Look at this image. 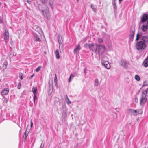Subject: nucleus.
<instances>
[{"label": "nucleus", "instance_id": "1", "mask_svg": "<svg viewBox=\"0 0 148 148\" xmlns=\"http://www.w3.org/2000/svg\"><path fill=\"white\" fill-rule=\"evenodd\" d=\"M140 22L142 23H146L141 27V30L145 32L148 29V14L146 13L143 14L140 17Z\"/></svg>", "mask_w": 148, "mask_h": 148}, {"label": "nucleus", "instance_id": "2", "mask_svg": "<svg viewBox=\"0 0 148 148\" xmlns=\"http://www.w3.org/2000/svg\"><path fill=\"white\" fill-rule=\"evenodd\" d=\"M39 9L41 12L44 16L47 19H50L51 17L50 14L47 6L43 4L42 7H39Z\"/></svg>", "mask_w": 148, "mask_h": 148}, {"label": "nucleus", "instance_id": "3", "mask_svg": "<svg viewBox=\"0 0 148 148\" xmlns=\"http://www.w3.org/2000/svg\"><path fill=\"white\" fill-rule=\"evenodd\" d=\"M148 42H146L141 40L138 42L136 44V47L138 50H143L145 49L146 47V43Z\"/></svg>", "mask_w": 148, "mask_h": 148}, {"label": "nucleus", "instance_id": "4", "mask_svg": "<svg viewBox=\"0 0 148 148\" xmlns=\"http://www.w3.org/2000/svg\"><path fill=\"white\" fill-rule=\"evenodd\" d=\"M139 39L145 42H148V36H143V33L141 32H139L137 34L135 41H138Z\"/></svg>", "mask_w": 148, "mask_h": 148}, {"label": "nucleus", "instance_id": "5", "mask_svg": "<svg viewBox=\"0 0 148 148\" xmlns=\"http://www.w3.org/2000/svg\"><path fill=\"white\" fill-rule=\"evenodd\" d=\"M105 49V46L103 45L97 44V51L99 55H101L104 53Z\"/></svg>", "mask_w": 148, "mask_h": 148}, {"label": "nucleus", "instance_id": "6", "mask_svg": "<svg viewBox=\"0 0 148 148\" xmlns=\"http://www.w3.org/2000/svg\"><path fill=\"white\" fill-rule=\"evenodd\" d=\"M101 62L102 65L104 66L106 68L108 69H109L110 68V65L109 64V62L108 61H105L103 60H101Z\"/></svg>", "mask_w": 148, "mask_h": 148}, {"label": "nucleus", "instance_id": "7", "mask_svg": "<svg viewBox=\"0 0 148 148\" xmlns=\"http://www.w3.org/2000/svg\"><path fill=\"white\" fill-rule=\"evenodd\" d=\"M147 97L142 95V97L140 101V105H144L146 102Z\"/></svg>", "mask_w": 148, "mask_h": 148}, {"label": "nucleus", "instance_id": "8", "mask_svg": "<svg viewBox=\"0 0 148 148\" xmlns=\"http://www.w3.org/2000/svg\"><path fill=\"white\" fill-rule=\"evenodd\" d=\"M89 47L91 50L93 52H97V45L93 44L89 45Z\"/></svg>", "mask_w": 148, "mask_h": 148}, {"label": "nucleus", "instance_id": "9", "mask_svg": "<svg viewBox=\"0 0 148 148\" xmlns=\"http://www.w3.org/2000/svg\"><path fill=\"white\" fill-rule=\"evenodd\" d=\"M135 34V29L133 28L132 29H131L130 34L129 36V40L131 41H133L134 39V37Z\"/></svg>", "mask_w": 148, "mask_h": 148}, {"label": "nucleus", "instance_id": "10", "mask_svg": "<svg viewBox=\"0 0 148 148\" xmlns=\"http://www.w3.org/2000/svg\"><path fill=\"white\" fill-rule=\"evenodd\" d=\"M119 64L121 66L126 67L127 66V62L125 60L122 59L120 60Z\"/></svg>", "mask_w": 148, "mask_h": 148}, {"label": "nucleus", "instance_id": "11", "mask_svg": "<svg viewBox=\"0 0 148 148\" xmlns=\"http://www.w3.org/2000/svg\"><path fill=\"white\" fill-rule=\"evenodd\" d=\"M80 49V45L78 44L76 45L74 50V52L75 54L78 53Z\"/></svg>", "mask_w": 148, "mask_h": 148}, {"label": "nucleus", "instance_id": "12", "mask_svg": "<svg viewBox=\"0 0 148 148\" xmlns=\"http://www.w3.org/2000/svg\"><path fill=\"white\" fill-rule=\"evenodd\" d=\"M4 39L5 41L9 38V34L8 31L5 30L3 34Z\"/></svg>", "mask_w": 148, "mask_h": 148}, {"label": "nucleus", "instance_id": "13", "mask_svg": "<svg viewBox=\"0 0 148 148\" xmlns=\"http://www.w3.org/2000/svg\"><path fill=\"white\" fill-rule=\"evenodd\" d=\"M142 95L146 97H148V88L145 90H143Z\"/></svg>", "mask_w": 148, "mask_h": 148}, {"label": "nucleus", "instance_id": "14", "mask_svg": "<svg viewBox=\"0 0 148 148\" xmlns=\"http://www.w3.org/2000/svg\"><path fill=\"white\" fill-rule=\"evenodd\" d=\"M8 89L7 88H5L2 91L1 95H6L8 93Z\"/></svg>", "mask_w": 148, "mask_h": 148}, {"label": "nucleus", "instance_id": "15", "mask_svg": "<svg viewBox=\"0 0 148 148\" xmlns=\"http://www.w3.org/2000/svg\"><path fill=\"white\" fill-rule=\"evenodd\" d=\"M33 36L35 40L36 41H41L40 38L39 37V36H38V34H37L36 33H34L33 34Z\"/></svg>", "mask_w": 148, "mask_h": 148}, {"label": "nucleus", "instance_id": "16", "mask_svg": "<svg viewBox=\"0 0 148 148\" xmlns=\"http://www.w3.org/2000/svg\"><path fill=\"white\" fill-rule=\"evenodd\" d=\"M127 113L131 115H134V110L131 109H128L127 110Z\"/></svg>", "mask_w": 148, "mask_h": 148}, {"label": "nucleus", "instance_id": "17", "mask_svg": "<svg viewBox=\"0 0 148 148\" xmlns=\"http://www.w3.org/2000/svg\"><path fill=\"white\" fill-rule=\"evenodd\" d=\"M143 63H144V66L145 67L148 66V55L144 60Z\"/></svg>", "mask_w": 148, "mask_h": 148}, {"label": "nucleus", "instance_id": "18", "mask_svg": "<svg viewBox=\"0 0 148 148\" xmlns=\"http://www.w3.org/2000/svg\"><path fill=\"white\" fill-rule=\"evenodd\" d=\"M35 30L38 32L41 36L43 34V32L39 27H38V28H37Z\"/></svg>", "mask_w": 148, "mask_h": 148}, {"label": "nucleus", "instance_id": "19", "mask_svg": "<svg viewBox=\"0 0 148 148\" xmlns=\"http://www.w3.org/2000/svg\"><path fill=\"white\" fill-rule=\"evenodd\" d=\"M58 42L59 44H61L62 43L63 41L60 35H58Z\"/></svg>", "mask_w": 148, "mask_h": 148}, {"label": "nucleus", "instance_id": "20", "mask_svg": "<svg viewBox=\"0 0 148 148\" xmlns=\"http://www.w3.org/2000/svg\"><path fill=\"white\" fill-rule=\"evenodd\" d=\"M91 7L92 9L93 10V11L95 12H96V7L95 5H94L92 4L91 5Z\"/></svg>", "mask_w": 148, "mask_h": 148}, {"label": "nucleus", "instance_id": "21", "mask_svg": "<svg viewBox=\"0 0 148 148\" xmlns=\"http://www.w3.org/2000/svg\"><path fill=\"white\" fill-rule=\"evenodd\" d=\"M55 54L56 55V58L57 59H59L60 58V56L59 53V50L57 49L55 51Z\"/></svg>", "mask_w": 148, "mask_h": 148}, {"label": "nucleus", "instance_id": "22", "mask_svg": "<svg viewBox=\"0 0 148 148\" xmlns=\"http://www.w3.org/2000/svg\"><path fill=\"white\" fill-rule=\"evenodd\" d=\"M32 92L33 94H36L37 91V90L36 87H33L32 89Z\"/></svg>", "mask_w": 148, "mask_h": 148}, {"label": "nucleus", "instance_id": "23", "mask_svg": "<svg viewBox=\"0 0 148 148\" xmlns=\"http://www.w3.org/2000/svg\"><path fill=\"white\" fill-rule=\"evenodd\" d=\"M55 77L54 79V83H55V85L56 86H58V85H57L58 80H57V78L56 74H55Z\"/></svg>", "mask_w": 148, "mask_h": 148}, {"label": "nucleus", "instance_id": "24", "mask_svg": "<svg viewBox=\"0 0 148 148\" xmlns=\"http://www.w3.org/2000/svg\"><path fill=\"white\" fill-rule=\"evenodd\" d=\"M8 64V62L7 61H5L3 64V69H5L7 68V66Z\"/></svg>", "mask_w": 148, "mask_h": 148}, {"label": "nucleus", "instance_id": "25", "mask_svg": "<svg viewBox=\"0 0 148 148\" xmlns=\"http://www.w3.org/2000/svg\"><path fill=\"white\" fill-rule=\"evenodd\" d=\"M28 134H27L26 131L24 133L23 136V138L25 141L26 139L27 136Z\"/></svg>", "mask_w": 148, "mask_h": 148}, {"label": "nucleus", "instance_id": "26", "mask_svg": "<svg viewBox=\"0 0 148 148\" xmlns=\"http://www.w3.org/2000/svg\"><path fill=\"white\" fill-rule=\"evenodd\" d=\"M74 75H73L72 74H71L70 75L69 78L68 79V82H70L71 81L72 78H73L74 77Z\"/></svg>", "mask_w": 148, "mask_h": 148}, {"label": "nucleus", "instance_id": "27", "mask_svg": "<svg viewBox=\"0 0 148 148\" xmlns=\"http://www.w3.org/2000/svg\"><path fill=\"white\" fill-rule=\"evenodd\" d=\"M63 45L62 44H59V47L60 50H63Z\"/></svg>", "mask_w": 148, "mask_h": 148}, {"label": "nucleus", "instance_id": "28", "mask_svg": "<svg viewBox=\"0 0 148 148\" xmlns=\"http://www.w3.org/2000/svg\"><path fill=\"white\" fill-rule=\"evenodd\" d=\"M37 98V96H36V94H34L33 96V101L34 103V104L35 103V100Z\"/></svg>", "mask_w": 148, "mask_h": 148}, {"label": "nucleus", "instance_id": "29", "mask_svg": "<svg viewBox=\"0 0 148 148\" xmlns=\"http://www.w3.org/2000/svg\"><path fill=\"white\" fill-rule=\"evenodd\" d=\"M135 79L138 81H139L140 80V77L137 75H135Z\"/></svg>", "mask_w": 148, "mask_h": 148}, {"label": "nucleus", "instance_id": "30", "mask_svg": "<svg viewBox=\"0 0 148 148\" xmlns=\"http://www.w3.org/2000/svg\"><path fill=\"white\" fill-rule=\"evenodd\" d=\"M3 103H5L8 102V99L7 98H3Z\"/></svg>", "mask_w": 148, "mask_h": 148}, {"label": "nucleus", "instance_id": "31", "mask_svg": "<svg viewBox=\"0 0 148 148\" xmlns=\"http://www.w3.org/2000/svg\"><path fill=\"white\" fill-rule=\"evenodd\" d=\"M112 3L114 9L116 10L117 9V6L115 2V1L112 2Z\"/></svg>", "mask_w": 148, "mask_h": 148}, {"label": "nucleus", "instance_id": "32", "mask_svg": "<svg viewBox=\"0 0 148 148\" xmlns=\"http://www.w3.org/2000/svg\"><path fill=\"white\" fill-rule=\"evenodd\" d=\"M147 86H148V84L147 83V82L146 81H145L144 82V83L142 86V87H143Z\"/></svg>", "mask_w": 148, "mask_h": 148}, {"label": "nucleus", "instance_id": "33", "mask_svg": "<svg viewBox=\"0 0 148 148\" xmlns=\"http://www.w3.org/2000/svg\"><path fill=\"white\" fill-rule=\"evenodd\" d=\"M19 77L20 78L21 80H22L23 79V74L21 73H20L19 74Z\"/></svg>", "mask_w": 148, "mask_h": 148}, {"label": "nucleus", "instance_id": "34", "mask_svg": "<svg viewBox=\"0 0 148 148\" xmlns=\"http://www.w3.org/2000/svg\"><path fill=\"white\" fill-rule=\"evenodd\" d=\"M98 42L99 43H101L103 42V40L101 38H99L98 39Z\"/></svg>", "mask_w": 148, "mask_h": 148}, {"label": "nucleus", "instance_id": "35", "mask_svg": "<svg viewBox=\"0 0 148 148\" xmlns=\"http://www.w3.org/2000/svg\"><path fill=\"white\" fill-rule=\"evenodd\" d=\"M39 27L37 25H33V28L34 29L36 30L38 27Z\"/></svg>", "mask_w": 148, "mask_h": 148}, {"label": "nucleus", "instance_id": "36", "mask_svg": "<svg viewBox=\"0 0 148 148\" xmlns=\"http://www.w3.org/2000/svg\"><path fill=\"white\" fill-rule=\"evenodd\" d=\"M138 113V114H142V110L140 109H137V110Z\"/></svg>", "mask_w": 148, "mask_h": 148}, {"label": "nucleus", "instance_id": "37", "mask_svg": "<svg viewBox=\"0 0 148 148\" xmlns=\"http://www.w3.org/2000/svg\"><path fill=\"white\" fill-rule=\"evenodd\" d=\"M49 3L50 5V7H51V9H53V3L52 2H49Z\"/></svg>", "mask_w": 148, "mask_h": 148}, {"label": "nucleus", "instance_id": "38", "mask_svg": "<svg viewBox=\"0 0 148 148\" xmlns=\"http://www.w3.org/2000/svg\"><path fill=\"white\" fill-rule=\"evenodd\" d=\"M95 86H97L98 85V79H95Z\"/></svg>", "mask_w": 148, "mask_h": 148}, {"label": "nucleus", "instance_id": "39", "mask_svg": "<svg viewBox=\"0 0 148 148\" xmlns=\"http://www.w3.org/2000/svg\"><path fill=\"white\" fill-rule=\"evenodd\" d=\"M14 55V54L11 51L9 54V56L10 57H12Z\"/></svg>", "mask_w": 148, "mask_h": 148}, {"label": "nucleus", "instance_id": "40", "mask_svg": "<svg viewBox=\"0 0 148 148\" xmlns=\"http://www.w3.org/2000/svg\"><path fill=\"white\" fill-rule=\"evenodd\" d=\"M40 66H39V67H38L36 69V72H38L40 71Z\"/></svg>", "mask_w": 148, "mask_h": 148}, {"label": "nucleus", "instance_id": "41", "mask_svg": "<svg viewBox=\"0 0 148 148\" xmlns=\"http://www.w3.org/2000/svg\"><path fill=\"white\" fill-rule=\"evenodd\" d=\"M44 145V143L42 142L40 148H43Z\"/></svg>", "mask_w": 148, "mask_h": 148}, {"label": "nucleus", "instance_id": "42", "mask_svg": "<svg viewBox=\"0 0 148 148\" xmlns=\"http://www.w3.org/2000/svg\"><path fill=\"white\" fill-rule=\"evenodd\" d=\"M134 111H134V115H137L138 114V112H137V110H134Z\"/></svg>", "mask_w": 148, "mask_h": 148}, {"label": "nucleus", "instance_id": "43", "mask_svg": "<svg viewBox=\"0 0 148 148\" xmlns=\"http://www.w3.org/2000/svg\"><path fill=\"white\" fill-rule=\"evenodd\" d=\"M47 1V0H41V2L43 3H46Z\"/></svg>", "mask_w": 148, "mask_h": 148}, {"label": "nucleus", "instance_id": "44", "mask_svg": "<svg viewBox=\"0 0 148 148\" xmlns=\"http://www.w3.org/2000/svg\"><path fill=\"white\" fill-rule=\"evenodd\" d=\"M21 83H19L18 85V88L20 89V88L21 86Z\"/></svg>", "mask_w": 148, "mask_h": 148}, {"label": "nucleus", "instance_id": "45", "mask_svg": "<svg viewBox=\"0 0 148 148\" xmlns=\"http://www.w3.org/2000/svg\"><path fill=\"white\" fill-rule=\"evenodd\" d=\"M135 101L137 103L138 101V98L136 97H135Z\"/></svg>", "mask_w": 148, "mask_h": 148}, {"label": "nucleus", "instance_id": "46", "mask_svg": "<svg viewBox=\"0 0 148 148\" xmlns=\"http://www.w3.org/2000/svg\"><path fill=\"white\" fill-rule=\"evenodd\" d=\"M34 74H33V75H32L30 77H29V79H32V78L33 77V76H34Z\"/></svg>", "mask_w": 148, "mask_h": 148}, {"label": "nucleus", "instance_id": "47", "mask_svg": "<svg viewBox=\"0 0 148 148\" xmlns=\"http://www.w3.org/2000/svg\"><path fill=\"white\" fill-rule=\"evenodd\" d=\"M27 2L29 3L30 4L31 3L30 0H26Z\"/></svg>", "mask_w": 148, "mask_h": 148}, {"label": "nucleus", "instance_id": "48", "mask_svg": "<svg viewBox=\"0 0 148 148\" xmlns=\"http://www.w3.org/2000/svg\"><path fill=\"white\" fill-rule=\"evenodd\" d=\"M33 125V122L32 120L31 121V127H32Z\"/></svg>", "mask_w": 148, "mask_h": 148}, {"label": "nucleus", "instance_id": "49", "mask_svg": "<svg viewBox=\"0 0 148 148\" xmlns=\"http://www.w3.org/2000/svg\"><path fill=\"white\" fill-rule=\"evenodd\" d=\"M67 103L68 104H71V101L69 100H68V102H67Z\"/></svg>", "mask_w": 148, "mask_h": 148}, {"label": "nucleus", "instance_id": "50", "mask_svg": "<svg viewBox=\"0 0 148 148\" xmlns=\"http://www.w3.org/2000/svg\"><path fill=\"white\" fill-rule=\"evenodd\" d=\"M1 17L0 16V23H2V21L1 19Z\"/></svg>", "mask_w": 148, "mask_h": 148}, {"label": "nucleus", "instance_id": "51", "mask_svg": "<svg viewBox=\"0 0 148 148\" xmlns=\"http://www.w3.org/2000/svg\"><path fill=\"white\" fill-rule=\"evenodd\" d=\"M122 0H119V3H121V1H122Z\"/></svg>", "mask_w": 148, "mask_h": 148}, {"label": "nucleus", "instance_id": "52", "mask_svg": "<svg viewBox=\"0 0 148 148\" xmlns=\"http://www.w3.org/2000/svg\"><path fill=\"white\" fill-rule=\"evenodd\" d=\"M66 98L68 100H69V99L68 98V97H66Z\"/></svg>", "mask_w": 148, "mask_h": 148}, {"label": "nucleus", "instance_id": "53", "mask_svg": "<svg viewBox=\"0 0 148 148\" xmlns=\"http://www.w3.org/2000/svg\"><path fill=\"white\" fill-rule=\"evenodd\" d=\"M112 2H114V1H115H115H116V0H112Z\"/></svg>", "mask_w": 148, "mask_h": 148}, {"label": "nucleus", "instance_id": "54", "mask_svg": "<svg viewBox=\"0 0 148 148\" xmlns=\"http://www.w3.org/2000/svg\"><path fill=\"white\" fill-rule=\"evenodd\" d=\"M84 72L85 73L86 72V71H85V69L84 70Z\"/></svg>", "mask_w": 148, "mask_h": 148}, {"label": "nucleus", "instance_id": "55", "mask_svg": "<svg viewBox=\"0 0 148 148\" xmlns=\"http://www.w3.org/2000/svg\"><path fill=\"white\" fill-rule=\"evenodd\" d=\"M66 97H68L67 95H66Z\"/></svg>", "mask_w": 148, "mask_h": 148}, {"label": "nucleus", "instance_id": "56", "mask_svg": "<svg viewBox=\"0 0 148 148\" xmlns=\"http://www.w3.org/2000/svg\"><path fill=\"white\" fill-rule=\"evenodd\" d=\"M63 115V116H64V115L63 114V115Z\"/></svg>", "mask_w": 148, "mask_h": 148}, {"label": "nucleus", "instance_id": "57", "mask_svg": "<svg viewBox=\"0 0 148 148\" xmlns=\"http://www.w3.org/2000/svg\"><path fill=\"white\" fill-rule=\"evenodd\" d=\"M79 0H77V1H79Z\"/></svg>", "mask_w": 148, "mask_h": 148}, {"label": "nucleus", "instance_id": "58", "mask_svg": "<svg viewBox=\"0 0 148 148\" xmlns=\"http://www.w3.org/2000/svg\"><path fill=\"white\" fill-rule=\"evenodd\" d=\"M101 27H102V28H103V26H101Z\"/></svg>", "mask_w": 148, "mask_h": 148}, {"label": "nucleus", "instance_id": "59", "mask_svg": "<svg viewBox=\"0 0 148 148\" xmlns=\"http://www.w3.org/2000/svg\"><path fill=\"white\" fill-rule=\"evenodd\" d=\"M108 36L109 37H110V36L108 35Z\"/></svg>", "mask_w": 148, "mask_h": 148}]
</instances>
